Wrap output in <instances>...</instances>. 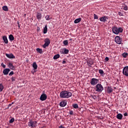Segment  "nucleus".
I'll return each mask as SVG.
<instances>
[{
  "instance_id": "5fc2aeb1",
  "label": "nucleus",
  "mask_w": 128,
  "mask_h": 128,
  "mask_svg": "<svg viewBox=\"0 0 128 128\" xmlns=\"http://www.w3.org/2000/svg\"><path fill=\"white\" fill-rule=\"evenodd\" d=\"M24 16H26V14H24Z\"/></svg>"
},
{
  "instance_id": "9d476101",
  "label": "nucleus",
  "mask_w": 128,
  "mask_h": 128,
  "mask_svg": "<svg viewBox=\"0 0 128 128\" xmlns=\"http://www.w3.org/2000/svg\"><path fill=\"white\" fill-rule=\"evenodd\" d=\"M108 16H102L99 18L100 20V22H106V20H108Z\"/></svg>"
},
{
  "instance_id": "a19ab883",
  "label": "nucleus",
  "mask_w": 128,
  "mask_h": 128,
  "mask_svg": "<svg viewBox=\"0 0 128 128\" xmlns=\"http://www.w3.org/2000/svg\"><path fill=\"white\" fill-rule=\"evenodd\" d=\"M1 66H2V68H6V65L4 64V63H2Z\"/></svg>"
},
{
  "instance_id": "6ab92c4d",
  "label": "nucleus",
  "mask_w": 128,
  "mask_h": 128,
  "mask_svg": "<svg viewBox=\"0 0 128 128\" xmlns=\"http://www.w3.org/2000/svg\"><path fill=\"white\" fill-rule=\"evenodd\" d=\"M8 38L11 42H12V40H14V35L12 34L9 35Z\"/></svg>"
},
{
  "instance_id": "412c9836",
  "label": "nucleus",
  "mask_w": 128,
  "mask_h": 128,
  "mask_svg": "<svg viewBox=\"0 0 128 128\" xmlns=\"http://www.w3.org/2000/svg\"><path fill=\"white\" fill-rule=\"evenodd\" d=\"M116 118L118 120H122V114H118L116 116Z\"/></svg>"
},
{
  "instance_id": "ddd939ff",
  "label": "nucleus",
  "mask_w": 128,
  "mask_h": 128,
  "mask_svg": "<svg viewBox=\"0 0 128 128\" xmlns=\"http://www.w3.org/2000/svg\"><path fill=\"white\" fill-rule=\"evenodd\" d=\"M10 72V68H6L3 70V74L4 76H8Z\"/></svg>"
},
{
  "instance_id": "f257e3e1",
  "label": "nucleus",
  "mask_w": 128,
  "mask_h": 128,
  "mask_svg": "<svg viewBox=\"0 0 128 128\" xmlns=\"http://www.w3.org/2000/svg\"><path fill=\"white\" fill-rule=\"evenodd\" d=\"M72 93L68 90H62L60 92V98H72Z\"/></svg>"
},
{
  "instance_id": "0eeeda50",
  "label": "nucleus",
  "mask_w": 128,
  "mask_h": 128,
  "mask_svg": "<svg viewBox=\"0 0 128 128\" xmlns=\"http://www.w3.org/2000/svg\"><path fill=\"white\" fill-rule=\"evenodd\" d=\"M98 82V80L96 78H92L91 79L90 84L92 86H96Z\"/></svg>"
},
{
  "instance_id": "3c124183",
  "label": "nucleus",
  "mask_w": 128,
  "mask_h": 128,
  "mask_svg": "<svg viewBox=\"0 0 128 128\" xmlns=\"http://www.w3.org/2000/svg\"><path fill=\"white\" fill-rule=\"evenodd\" d=\"M70 40H72V39H70Z\"/></svg>"
},
{
  "instance_id": "bb28decb",
  "label": "nucleus",
  "mask_w": 128,
  "mask_h": 128,
  "mask_svg": "<svg viewBox=\"0 0 128 128\" xmlns=\"http://www.w3.org/2000/svg\"><path fill=\"white\" fill-rule=\"evenodd\" d=\"M70 50H68L64 48V54H68Z\"/></svg>"
},
{
  "instance_id": "c03bdc74",
  "label": "nucleus",
  "mask_w": 128,
  "mask_h": 128,
  "mask_svg": "<svg viewBox=\"0 0 128 128\" xmlns=\"http://www.w3.org/2000/svg\"><path fill=\"white\" fill-rule=\"evenodd\" d=\"M66 60H63L62 62V64H66Z\"/></svg>"
},
{
  "instance_id": "5701e85b",
  "label": "nucleus",
  "mask_w": 128,
  "mask_h": 128,
  "mask_svg": "<svg viewBox=\"0 0 128 128\" xmlns=\"http://www.w3.org/2000/svg\"><path fill=\"white\" fill-rule=\"evenodd\" d=\"M36 50L39 54H42V49H40V48H37Z\"/></svg>"
},
{
  "instance_id": "423d86ee",
  "label": "nucleus",
  "mask_w": 128,
  "mask_h": 128,
  "mask_svg": "<svg viewBox=\"0 0 128 128\" xmlns=\"http://www.w3.org/2000/svg\"><path fill=\"white\" fill-rule=\"evenodd\" d=\"M45 44L43 45V48H46V46H50V40L48 38H46L44 40Z\"/></svg>"
},
{
  "instance_id": "20e7f679",
  "label": "nucleus",
  "mask_w": 128,
  "mask_h": 128,
  "mask_svg": "<svg viewBox=\"0 0 128 128\" xmlns=\"http://www.w3.org/2000/svg\"><path fill=\"white\" fill-rule=\"evenodd\" d=\"M96 90L98 92H102L104 90V86H102V84L100 83L98 84L96 86Z\"/></svg>"
},
{
  "instance_id": "79ce46f5",
  "label": "nucleus",
  "mask_w": 128,
  "mask_h": 128,
  "mask_svg": "<svg viewBox=\"0 0 128 128\" xmlns=\"http://www.w3.org/2000/svg\"><path fill=\"white\" fill-rule=\"evenodd\" d=\"M118 14H119V16H124V14H122V13L121 12H118Z\"/></svg>"
},
{
  "instance_id": "7ed1b4c3",
  "label": "nucleus",
  "mask_w": 128,
  "mask_h": 128,
  "mask_svg": "<svg viewBox=\"0 0 128 128\" xmlns=\"http://www.w3.org/2000/svg\"><path fill=\"white\" fill-rule=\"evenodd\" d=\"M36 124H38V122H36V120H30L28 122V126L31 128H36Z\"/></svg>"
},
{
  "instance_id": "4be33fe9",
  "label": "nucleus",
  "mask_w": 128,
  "mask_h": 128,
  "mask_svg": "<svg viewBox=\"0 0 128 128\" xmlns=\"http://www.w3.org/2000/svg\"><path fill=\"white\" fill-rule=\"evenodd\" d=\"M82 20V18H78L74 20V24H78Z\"/></svg>"
},
{
  "instance_id": "a211bd4d",
  "label": "nucleus",
  "mask_w": 128,
  "mask_h": 128,
  "mask_svg": "<svg viewBox=\"0 0 128 128\" xmlns=\"http://www.w3.org/2000/svg\"><path fill=\"white\" fill-rule=\"evenodd\" d=\"M46 32H48V25H46L43 30V34H46Z\"/></svg>"
},
{
  "instance_id": "e433bc0d",
  "label": "nucleus",
  "mask_w": 128,
  "mask_h": 128,
  "mask_svg": "<svg viewBox=\"0 0 128 128\" xmlns=\"http://www.w3.org/2000/svg\"><path fill=\"white\" fill-rule=\"evenodd\" d=\"M124 10H128V6H124Z\"/></svg>"
},
{
  "instance_id": "1a4fd4ad",
  "label": "nucleus",
  "mask_w": 128,
  "mask_h": 128,
  "mask_svg": "<svg viewBox=\"0 0 128 128\" xmlns=\"http://www.w3.org/2000/svg\"><path fill=\"white\" fill-rule=\"evenodd\" d=\"M48 98V96L45 94H42L40 96V100L42 102L46 100Z\"/></svg>"
},
{
  "instance_id": "cd10ccee",
  "label": "nucleus",
  "mask_w": 128,
  "mask_h": 128,
  "mask_svg": "<svg viewBox=\"0 0 128 128\" xmlns=\"http://www.w3.org/2000/svg\"><path fill=\"white\" fill-rule=\"evenodd\" d=\"M98 72L99 74H100L101 76H102V74H104V70H102L100 69L99 70Z\"/></svg>"
},
{
  "instance_id": "7c9ffc66",
  "label": "nucleus",
  "mask_w": 128,
  "mask_h": 128,
  "mask_svg": "<svg viewBox=\"0 0 128 128\" xmlns=\"http://www.w3.org/2000/svg\"><path fill=\"white\" fill-rule=\"evenodd\" d=\"M72 106L74 108H78V104H73Z\"/></svg>"
},
{
  "instance_id": "a878e982",
  "label": "nucleus",
  "mask_w": 128,
  "mask_h": 128,
  "mask_svg": "<svg viewBox=\"0 0 128 128\" xmlns=\"http://www.w3.org/2000/svg\"><path fill=\"white\" fill-rule=\"evenodd\" d=\"M2 10H4L5 12H8V8L7 6H3Z\"/></svg>"
},
{
  "instance_id": "ea45409f",
  "label": "nucleus",
  "mask_w": 128,
  "mask_h": 128,
  "mask_svg": "<svg viewBox=\"0 0 128 128\" xmlns=\"http://www.w3.org/2000/svg\"><path fill=\"white\" fill-rule=\"evenodd\" d=\"M105 60L106 62H108V60H110V58H108V57H106Z\"/></svg>"
},
{
  "instance_id": "603ef678",
  "label": "nucleus",
  "mask_w": 128,
  "mask_h": 128,
  "mask_svg": "<svg viewBox=\"0 0 128 128\" xmlns=\"http://www.w3.org/2000/svg\"><path fill=\"white\" fill-rule=\"evenodd\" d=\"M12 104H14V102H12Z\"/></svg>"
},
{
  "instance_id": "49530a36",
  "label": "nucleus",
  "mask_w": 128,
  "mask_h": 128,
  "mask_svg": "<svg viewBox=\"0 0 128 128\" xmlns=\"http://www.w3.org/2000/svg\"><path fill=\"white\" fill-rule=\"evenodd\" d=\"M18 28H20V25L18 24Z\"/></svg>"
},
{
  "instance_id": "39448f33",
  "label": "nucleus",
  "mask_w": 128,
  "mask_h": 128,
  "mask_svg": "<svg viewBox=\"0 0 128 128\" xmlns=\"http://www.w3.org/2000/svg\"><path fill=\"white\" fill-rule=\"evenodd\" d=\"M114 42L118 44H120L122 42V38L120 37V36H116L115 37Z\"/></svg>"
},
{
  "instance_id": "72a5a7b5",
  "label": "nucleus",
  "mask_w": 128,
  "mask_h": 128,
  "mask_svg": "<svg viewBox=\"0 0 128 128\" xmlns=\"http://www.w3.org/2000/svg\"><path fill=\"white\" fill-rule=\"evenodd\" d=\"M94 20H98V15L94 14Z\"/></svg>"
},
{
  "instance_id": "864d4df0",
  "label": "nucleus",
  "mask_w": 128,
  "mask_h": 128,
  "mask_svg": "<svg viewBox=\"0 0 128 128\" xmlns=\"http://www.w3.org/2000/svg\"><path fill=\"white\" fill-rule=\"evenodd\" d=\"M32 74H34V72H32Z\"/></svg>"
},
{
  "instance_id": "4c0bfd02",
  "label": "nucleus",
  "mask_w": 128,
  "mask_h": 128,
  "mask_svg": "<svg viewBox=\"0 0 128 128\" xmlns=\"http://www.w3.org/2000/svg\"><path fill=\"white\" fill-rule=\"evenodd\" d=\"M14 74V71H12V72L9 74V76H12Z\"/></svg>"
},
{
  "instance_id": "b1692460",
  "label": "nucleus",
  "mask_w": 128,
  "mask_h": 128,
  "mask_svg": "<svg viewBox=\"0 0 128 128\" xmlns=\"http://www.w3.org/2000/svg\"><path fill=\"white\" fill-rule=\"evenodd\" d=\"M60 54H56L54 56L53 58L54 60H58V58H60Z\"/></svg>"
},
{
  "instance_id": "4468645a",
  "label": "nucleus",
  "mask_w": 128,
  "mask_h": 128,
  "mask_svg": "<svg viewBox=\"0 0 128 128\" xmlns=\"http://www.w3.org/2000/svg\"><path fill=\"white\" fill-rule=\"evenodd\" d=\"M114 90V89H112V86H108L107 88V93L108 94H111V92H112Z\"/></svg>"
},
{
  "instance_id": "58836bf2",
  "label": "nucleus",
  "mask_w": 128,
  "mask_h": 128,
  "mask_svg": "<svg viewBox=\"0 0 128 128\" xmlns=\"http://www.w3.org/2000/svg\"><path fill=\"white\" fill-rule=\"evenodd\" d=\"M69 114H70L71 116H72V114H74V111H72V110L70 111Z\"/></svg>"
},
{
  "instance_id": "f8f14e48",
  "label": "nucleus",
  "mask_w": 128,
  "mask_h": 128,
  "mask_svg": "<svg viewBox=\"0 0 128 128\" xmlns=\"http://www.w3.org/2000/svg\"><path fill=\"white\" fill-rule=\"evenodd\" d=\"M6 57L8 58H16V56H14V54H6Z\"/></svg>"
},
{
  "instance_id": "f3484780",
  "label": "nucleus",
  "mask_w": 128,
  "mask_h": 128,
  "mask_svg": "<svg viewBox=\"0 0 128 128\" xmlns=\"http://www.w3.org/2000/svg\"><path fill=\"white\" fill-rule=\"evenodd\" d=\"M42 13L40 12H38L37 14V15H36V18H37V19L38 20H42Z\"/></svg>"
},
{
  "instance_id": "de8ad7c7",
  "label": "nucleus",
  "mask_w": 128,
  "mask_h": 128,
  "mask_svg": "<svg viewBox=\"0 0 128 128\" xmlns=\"http://www.w3.org/2000/svg\"><path fill=\"white\" fill-rule=\"evenodd\" d=\"M12 104H9V106H12Z\"/></svg>"
},
{
  "instance_id": "dca6fc26",
  "label": "nucleus",
  "mask_w": 128,
  "mask_h": 128,
  "mask_svg": "<svg viewBox=\"0 0 128 128\" xmlns=\"http://www.w3.org/2000/svg\"><path fill=\"white\" fill-rule=\"evenodd\" d=\"M2 40L4 44H8V37L6 36H2Z\"/></svg>"
},
{
  "instance_id": "c9c22d12",
  "label": "nucleus",
  "mask_w": 128,
  "mask_h": 128,
  "mask_svg": "<svg viewBox=\"0 0 128 128\" xmlns=\"http://www.w3.org/2000/svg\"><path fill=\"white\" fill-rule=\"evenodd\" d=\"M60 54H64V49H62L60 50Z\"/></svg>"
},
{
  "instance_id": "09e8293b",
  "label": "nucleus",
  "mask_w": 128,
  "mask_h": 128,
  "mask_svg": "<svg viewBox=\"0 0 128 128\" xmlns=\"http://www.w3.org/2000/svg\"><path fill=\"white\" fill-rule=\"evenodd\" d=\"M17 24H18V25L20 24V22H17Z\"/></svg>"
},
{
  "instance_id": "c85d7f7f",
  "label": "nucleus",
  "mask_w": 128,
  "mask_h": 128,
  "mask_svg": "<svg viewBox=\"0 0 128 128\" xmlns=\"http://www.w3.org/2000/svg\"><path fill=\"white\" fill-rule=\"evenodd\" d=\"M63 44L64 46H68V40H65L63 42Z\"/></svg>"
},
{
  "instance_id": "f03ea898",
  "label": "nucleus",
  "mask_w": 128,
  "mask_h": 128,
  "mask_svg": "<svg viewBox=\"0 0 128 128\" xmlns=\"http://www.w3.org/2000/svg\"><path fill=\"white\" fill-rule=\"evenodd\" d=\"M112 32L115 34H118L120 32H124V28H118L116 26H114L112 28Z\"/></svg>"
},
{
  "instance_id": "6e6552de",
  "label": "nucleus",
  "mask_w": 128,
  "mask_h": 128,
  "mask_svg": "<svg viewBox=\"0 0 128 128\" xmlns=\"http://www.w3.org/2000/svg\"><path fill=\"white\" fill-rule=\"evenodd\" d=\"M122 74L125 76H128V66L124 68L122 70Z\"/></svg>"
},
{
  "instance_id": "393cba45",
  "label": "nucleus",
  "mask_w": 128,
  "mask_h": 128,
  "mask_svg": "<svg viewBox=\"0 0 128 128\" xmlns=\"http://www.w3.org/2000/svg\"><path fill=\"white\" fill-rule=\"evenodd\" d=\"M45 18L46 20H52V17L48 15H47L45 16Z\"/></svg>"
},
{
  "instance_id": "9b49d317",
  "label": "nucleus",
  "mask_w": 128,
  "mask_h": 128,
  "mask_svg": "<svg viewBox=\"0 0 128 128\" xmlns=\"http://www.w3.org/2000/svg\"><path fill=\"white\" fill-rule=\"evenodd\" d=\"M8 66L10 70H16V68L14 67V65L12 64V62H9L8 64Z\"/></svg>"
},
{
  "instance_id": "f704fd0d",
  "label": "nucleus",
  "mask_w": 128,
  "mask_h": 128,
  "mask_svg": "<svg viewBox=\"0 0 128 128\" xmlns=\"http://www.w3.org/2000/svg\"><path fill=\"white\" fill-rule=\"evenodd\" d=\"M16 78V76H12V77L11 78L12 81V82H15Z\"/></svg>"
},
{
  "instance_id": "8fccbe9b",
  "label": "nucleus",
  "mask_w": 128,
  "mask_h": 128,
  "mask_svg": "<svg viewBox=\"0 0 128 128\" xmlns=\"http://www.w3.org/2000/svg\"><path fill=\"white\" fill-rule=\"evenodd\" d=\"M36 72V71H34V72Z\"/></svg>"
},
{
  "instance_id": "2eb2a0df",
  "label": "nucleus",
  "mask_w": 128,
  "mask_h": 128,
  "mask_svg": "<svg viewBox=\"0 0 128 128\" xmlns=\"http://www.w3.org/2000/svg\"><path fill=\"white\" fill-rule=\"evenodd\" d=\"M60 106H62V108L66 106V100L62 101L60 103Z\"/></svg>"
},
{
  "instance_id": "37998d69",
  "label": "nucleus",
  "mask_w": 128,
  "mask_h": 128,
  "mask_svg": "<svg viewBox=\"0 0 128 128\" xmlns=\"http://www.w3.org/2000/svg\"><path fill=\"white\" fill-rule=\"evenodd\" d=\"M124 116H128V113L127 112H125L124 114Z\"/></svg>"
},
{
  "instance_id": "2f4dec72",
  "label": "nucleus",
  "mask_w": 128,
  "mask_h": 128,
  "mask_svg": "<svg viewBox=\"0 0 128 128\" xmlns=\"http://www.w3.org/2000/svg\"><path fill=\"white\" fill-rule=\"evenodd\" d=\"M128 56V54L127 52H124V53L122 54L123 58H126V56Z\"/></svg>"
},
{
  "instance_id": "aec40b11",
  "label": "nucleus",
  "mask_w": 128,
  "mask_h": 128,
  "mask_svg": "<svg viewBox=\"0 0 128 128\" xmlns=\"http://www.w3.org/2000/svg\"><path fill=\"white\" fill-rule=\"evenodd\" d=\"M32 68H34V70H38V64H36V62H34L32 64Z\"/></svg>"
},
{
  "instance_id": "a18cd8bd",
  "label": "nucleus",
  "mask_w": 128,
  "mask_h": 128,
  "mask_svg": "<svg viewBox=\"0 0 128 128\" xmlns=\"http://www.w3.org/2000/svg\"><path fill=\"white\" fill-rule=\"evenodd\" d=\"M96 98V96H92V98H94H94Z\"/></svg>"
},
{
  "instance_id": "c756f323",
  "label": "nucleus",
  "mask_w": 128,
  "mask_h": 128,
  "mask_svg": "<svg viewBox=\"0 0 128 128\" xmlns=\"http://www.w3.org/2000/svg\"><path fill=\"white\" fill-rule=\"evenodd\" d=\"M4 90V86L2 84H0V92H2Z\"/></svg>"
},
{
  "instance_id": "473e14b6",
  "label": "nucleus",
  "mask_w": 128,
  "mask_h": 128,
  "mask_svg": "<svg viewBox=\"0 0 128 128\" xmlns=\"http://www.w3.org/2000/svg\"><path fill=\"white\" fill-rule=\"evenodd\" d=\"M14 122V118H12L9 121V122L10 124H12Z\"/></svg>"
}]
</instances>
